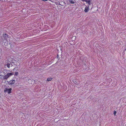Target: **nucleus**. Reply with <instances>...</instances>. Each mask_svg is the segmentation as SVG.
Segmentation results:
<instances>
[{"instance_id":"nucleus-8","label":"nucleus","mask_w":126,"mask_h":126,"mask_svg":"<svg viewBox=\"0 0 126 126\" xmlns=\"http://www.w3.org/2000/svg\"><path fill=\"white\" fill-rule=\"evenodd\" d=\"M86 2L88 3L89 5H90L91 4L90 0H87V1H86Z\"/></svg>"},{"instance_id":"nucleus-5","label":"nucleus","mask_w":126,"mask_h":126,"mask_svg":"<svg viewBox=\"0 0 126 126\" xmlns=\"http://www.w3.org/2000/svg\"><path fill=\"white\" fill-rule=\"evenodd\" d=\"M69 2L71 4H74L76 2V1L74 0H68Z\"/></svg>"},{"instance_id":"nucleus-4","label":"nucleus","mask_w":126,"mask_h":126,"mask_svg":"<svg viewBox=\"0 0 126 126\" xmlns=\"http://www.w3.org/2000/svg\"><path fill=\"white\" fill-rule=\"evenodd\" d=\"M89 6H86V7H85L84 11L85 12H87L89 10Z\"/></svg>"},{"instance_id":"nucleus-12","label":"nucleus","mask_w":126,"mask_h":126,"mask_svg":"<svg viewBox=\"0 0 126 126\" xmlns=\"http://www.w3.org/2000/svg\"><path fill=\"white\" fill-rule=\"evenodd\" d=\"M82 1H85L86 2V1H87V0H81Z\"/></svg>"},{"instance_id":"nucleus-9","label":"nucleus","mask_w":126,"mask_h":126,"mask_svg":"<svg viewBox=\"0 0 126 126\" xmlns=\"http://www.w3.org/2000/svg\"><path fill=\"white\" fill-rule=\"evenodd\" d=\"M52 78H48L47 79V80L48 81H50L52 80Z\"/></svg>"},{"instance_id":"nucleus-10","label":"nucleus","mask_w":126,"mask_h":126,"mask_svg":"<svg viewBox=\"0 0 126 126\" xmlns=\"http://www.w3.org/2000/svg\"><path fill=\"white\" fill-rule=\"evenodd\" d=\"M18 74V72H16L15 73V76H17Z\"/></svg>"},{"instance_id":"nucleus-6","label":"nucleus","mask_w":126,"mask_h":126,"mask_svg":"<svg viewBox=\"0 0 126 126\" xmlns=\"http://www.w3.org/2000/svg\"><path fill=\"white\" fill-rule=\"evenodd\" d=\"M3 37L4 39H6L8 37V35L4 33L3 34Z\"/></svg>"},{"instance_id":"nucleus-1","label":"nucleus","mask_w":126,"mask_h":126,"mask_svg":"<svg viewBox=\"0 0 126 126\" xmlns=\"http://www.w3.org/2000/svg\"><path fill=\"white\" fill-rule=\"evenodd\" d=\"M13 75V73H8L7 75L3 76V79H7L8 78H9L10 77Z\"/></svg>"},{"instance_id":"nucleus-2","label":"nucleus","mask_w":126,"mask_h":126,"mask_svg":"<svg viewBox=\"0 0 126 126\" xmlns=\"http://www.w3.org/2000/svg\"><path fill=\"white\" fill-rule=\"evenodd\" d=\"M12 89L11 88H6L5 90H4L5 92H7L8 94H10L11 93Z\"/></svg>"},{"instance_id":"nucleus-3","label":"nucleus","mask_w":126,"mask_h":126,"mask_svg":"<svg viewBox=\"0 0 126 126\" xmlns=\"http://www.w3.org/2000/svg\"><path fill=\"white\" fill-rule=\"evenodd\" d=\"M6 64L7 67L8 68H9L10 66L12 67L13 65L10 62L7 63Z\"/></svg>"},{"instance_id":"nucleus-11","label":"nucleus","mask_w":126,"mask_h":126,"mask_svg":"<svg viewBox=\"0 0 126 126\" xmlns=\"http://www.w3.org/2000/svg\"><path fill=\"white\" fill-rule=\"evenodd\" d=\"M116 111H114V113H113V114H114V115H116Z\"/></svg>"},{"instance_id":"nucleus-7","label":"nucleus","mask_w":126,"mask_h":126,"mask_svg":"<svg viewBox=\"0 0 126 126\" xmlns=\"http://www.w3.org/2000/svg\"><path fill=\"white\" fill-rule=\"evenodd\" d=\"M15 82V80H11L9 82V83L10 84L12 85Z\"/></svg>"}]
</instances>
